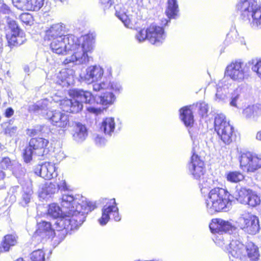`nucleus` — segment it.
<instances>
[{"mask_svg":"<svg viewBox=\"0 0 261 261\" xmlns=\"http://www.w3.org/2000/svg\"><path fill=\"white\" fill-rule=\"evenodd\" d=\"M51 40L50 47L54 53L65 55L69 51H72V55L64 60L65 65L70 63L80 65L87 64L89 61V54L94 49L95 37L92 34H88L77 38L71 35Z\"/></svg>","mask_w":261,"mask_h":261,"instance_id":"1","label":"nucleus"},{"mask_svg":"<svg viewBox=\"0 0 261 261\" xmlns=\"http://www.w3.org/2000/svg\"><path fill=\"white\" fill-rule=\"evenodd\" d=\"M105 89L120 92L122 90V87L120 83L116 81L109 83L103 82L100 83H95L93 85V90L95 91H100Z\"/></svg>","mask_w":261,"mask_h":261,"instance_id":"25","label":"nucleus"},{"mask_svg":"<svg viewBox=\"0 0 261 261\" xmlns=\"http://www.w3.org/2000/svg\"><path fill=\"white\" fill-rule=\"evenodd\" d=\"M29 0H12L13 5L21 10L29 11Z\"/></svg>","mask_w":261,"mask_h":261,"instance_id":"42","label":"nucleus"},{"mask_svg":"<svg viewBox=\"0 0 261 261\" xmlns=\"http://www.w3.org/2000/svg\"><path fill=\"white\" fill-rule=\"evenodd\" d=\"M46 118L53 125L57 127L66 129L70 125L68 115L59 111L47 112Z\"/></svg>","mask_w":261,"mask_h":261,"instance_id":"14","label":"nucleus"},{"mask_svg":"<svg viewBox=\"0 0 261 261\" xmlns=\"http://www.w3.org/2000/svg\"><path fill=\"white\" fill-rule=\"evenodd\" d=\"M256 138L257 140L261 141V130L257 133Z\"/></svg>","mask_w":261,"mask_h":261,"instance_id":"58","label":"nucleus"},{"mask_svg":"<svg viewBox=\"0 0 261 261\" xmlns=\"http://www.w3.org/2000/svg\"><path fill=\"white\" fill-rule=\"evenodd\" d=\"M48 140L43 138H33L30 142L29 145L23 152V159L26 163H29L32 160V156L36 155H43L44 148L47 146Z\"/></svg>","mask_w":261,"mask_h":261,"instance_id":"10","label":"nucleus"},{"mask_svg":"<svg viewBox=\"0 0 261 261\" xmlns=\"http://www.w3.org/2000/svg\"><path fill=\"white\" fill-rule=\"evenodd\" d=\"M229 193L225 189L216 188L209 192L205 201L207 211L210 214L221 211H226L230 204Z\"/></svg>","mask_w":261,"mask_h":261,"instance_id":"4","label":"nucleus"},{"mask_svg":"<svg viewBox=\"0 0 261 261\" xmlns=\"http://www.w3.org/2000/svg\"><path fill=\"white\" fill-rule=\"evenodd\" d=\"M38 228L36 231V233L42 237H46L48 238L53 237L54 231L51 228L50 222L42 221L38 224Z\"/></svg>","mask_w":261,"mask_h":261,"instance_id":"26","label":"nucleus"},{"mask_svg":"<svg viewBox=\"0 0 261 261\" xmlns=\"http://www.w3.org/2000/svg\"><path fill=\"white\" fill-rule=\"evenodd\" d=\"M237 223L240 228L250 234H256L259 229L258 218L251 214L242 215L238 218Z\"/></svg>","mask_w":261,"mask_h":261,"instance_id":"12","label":"nucleus"},{"mask_svg":"<svg viewBox=\"0 0 261 261\" xmlns=\"http://www.w3.org/2000/svg\"><path fill=\"white\" fill-rule=\"evenodd\" d=\"M117 16L119 18L120 20L123 23L124 25L128 28H132V24L130 23V20L128 18V16L124 13L118 14L116 13Z\"/></svg>","mask_w":261,"mask_h":261,"instance_id":"48","label":"nucleus"},{"mask_svg":"<svg viewBox=\"0 0 261 261\" xmlns=\"http://www.w3.org/2000/svg\"><path fill=\"white\" fill-rule=\"evenodd\" d=\"M6 31L8 45L10 48L21 45L26 40L24 33L13 20H8Z\"/></svg>","mask_w":261,"mask_h":261,"instance_id":"9","label":"nucleus"},{"mask_svg":"<svg viewBox=\"0 0 261 261\" xmlns=\"http://www.w3.org/2000/svg\"><path fill=\"white\" fill-rule=\"evenodd\" d=\"M251 190L244 187L237 188L233 194V196L238 201L245 204Z\"/></svg>","mask_w":261,"mask_h":261,"instance_id":"33","label":"nucleus"},{"mask_svg":"<svg viewBox=\"0 0 261 261\" xmlns=\"http://www.w3.org/2000/svg\"><path fill=\"white\" fill-rule=\"evenodd\" d=\"M72 138L77 143L84 141L88 136V130L85 125L76 123L71 133Z\"/></svg>","mask_w":261,"mask_h":261,"instance_id":"21","label":"nucleus"},{"mask_svg":"<svg viewBox=\"0 0 261 261\" xmlns=\"http://www.w3.org/2000/svg\"><path fill=\"white\" fill-rule=\"evenodd\" d=\"M87 111L91 113L95 114L96 115L100 114L101 112L100 108H95L94 107H88L87 108Z\"/></svg>","mask_w":261,"mask_h":261,"instance_id":"55","label":"nucleus"},{"mask_svg":"<svg viewBox=\"0 0 261 261\" xmlns=\"http://www.w3.org/2000/svg\"><path fill=\"white\" fill-rule=\"evenodd\" d=\"M50 103L48 100L46 99H43L34 104L30 105L28 110L30 112L43 115L49 107Z\"/></svg>","mask_w":261,"mask_h":261,"instance_id":"27","label":"nucleus"},{"mask_svg":"<svg viewBox=\"0 0 261 261\" xmlns=\"http://www.w3.org/2000/svg\"><path fill=\"white\" fill-rule=\"evenodd\" d=\"M251 69L253 71L256 73L258 77L261 79V61L252 62Z\"/></svg>","mask_w":261,"mask_h":261,"instance_id":"49","label":"nucleus"},{"mask_svg":"<svg viewBox=\"0 0 261 261\" xmlns=\"http://www.w3.org/2000/svg\"><path fill=\"white\" fill-rule=\"evenodd\" d=\"M14 114V111L11 108H9L6 109L5 112L6 117L9 118L12 116Z\"/></svg>","mask_w":261,"mask_h":261,"instance_id":"57","label":"nucleus"},{"mask_svg":"<svg viewBox=\"0 0 261 261\" xmlns=\"http://www.w3.org/2000/svg\"><path fill=\"white\" fill-rule=\"evenodd\" d=\"M260 202V200L259 197L255 192L251 190L245 204H247L250 206L254 207L258 205Z\"/></svg>","mask_w":261,"mask_h":261,"instance_id":"40","label":"nucleus"},{"mask_svg":"<svg viewBox=\"0 0 261 261\" xmlns=\"http://www.w3.org/2000/svg\"><path fill=\"white\" fill-rule=\"evenodd\" d=\"M94 141L95 143L98 146H102L104 145L106 143V140L105 139V138L101 136H100L99 135H97L95 137Z\"/></svg>","mask_w":261,"mask_h":261,"instance_id":"54","label":"nucleus"},{"mask_svg":"<svg viewBox=\"0 0 261 261\" xmlns=\"http://www.w3.org/2000/svg\"><path fill=\"white\" fill-rule=\"evenodd\" d=\"M14 162L8 157L3 158L0 162V167L3 169H13Z\"/></svg>","mask_w":261,"mask_h":261,"instance_id":"45","label":"nucleus"},{"mask_svg":"<svg viewBox=\"0 0 261 261\" xmlns=\"http://www.w3.org/2000/svg\"><path fill=\"white\" fill-rule=\"evenodd\" d=\"M61 204L65 217L60 218L56 223L66 230L79 228L85 221L87 214L94 209L91 203L83 199L77 200L69 194L63 195Z\"/></svg>","mask_w":261,"mask_h":261,"instance_id":"2","label":"nucleus"},{"mask_svg":"<svg viewBox=\"0 0 261 261\" xmlns=\"http://www.w3.org/2000/svg\"><path fill=\"white\" fill-rule=\"evenodd\" d=\"M234 83L230 81L228 82L227 84H225L222 87L219 86L217 88V93L215 95V100L219 102H226L227 99V92H229V88Z\"/></svg>","mask_w":261,"mask_h":261,"instance_id":"29","label":"nucleus"},{"mask_svg":"<svg viewBox=\"0 0 261 261\" xmlns=\"http://www.w3.org/2000/svg\"><path fill=\"white\" fill-rule=\"evenodd\" d=\"M41 131L40 127L39 128H30L28 129L27 130V134L30 136H34L38 134V133Z\"/></svg>","mask_w":261,"mask_h":261,"instance_id":"53","label":"nucleus"},{"mask_svg":"<svg viewBox=\"0 0 261 261\" xmlns=\"http://www.w3.org/2000/svg\"><path fill=\"white\" fill-rule=\"evenodd\" d=\"M241 91L242 88L240 87H238L231 93V100L230 101V105L231 106L237 107V101L240 96Z\"/></svg>","mask_w":261,"mask_h":261,"instance_id":"44","label":"nucleus"},{"mask_svg":"<svg viewBox=\"0 0 261 261\" xmlns=\"http://www.w3.org/2000/svg\"><path fill=\"white\" fill-rule=\"evenodd\" d=\"M250 64V62L247 64L241 60L233 61L227 66L225 75L234 81L242 82L249 76Z\"/></svg>","mask_w":261,"mask_h":261,"instance_id":"7","label":"nucleus"},{"mask_svg":"<svg viewBox=\"0 0 261 261\" xmlns=\"http://www.w3.org/2000/svg\"><path fill=\"white\" fill-rule=\"evenodd\" d=\"M24 70L25 72L29 73L30 72L29 67L28 66H25L24 67Z\"/></svg>","mask_w":261,"mask_h":261,"instance_id":"60","label":"nucleus"},{"mask_svg":"<svg viewBox=\"0 0 261 261\" xmlns=\"http://www.w3.org/2000/svg\"><path fill=\"white\" fill-rule=\"evenodd\" d=\"M15 261H24V260L22 258H19L17 259V260H16Z\"/></svg>","mask_w":261,"mask_h":261,"instance_id":"62","label":"nucleus"},{"mask_svg":"<svg viewBox=\"0 0 261 261\" xmlns=\"http://www.w3.org/2000/svg\"><path fill=\"white\" fill-rule=\"evenodd\" d=\"M178 6L176 0H168L166 14L169 20L165 19L162 20V24L166 25L170 21V19L175 18L178 13Z\"/></svg>","mask_w":261,"mask_h":261,"instance_id":"23","label":"nucleus"},{"mask_svg":"<svg viewBox=\"0 0 261 261\" xmlns=\"http://www.w3.org/2000/svg\"><path fill=\"white\" fill-rule=\"evenodd\" d=\"M240 168L247 172H254L261 168V156L251 152H241L239 156Z\"/></svg>","mask_w":261,"mask_h":261,"instance_id":"11","label":"nucleus"},{"mask_svg":"<svg viewBox=\"0 0 261 261\" xmlns=\"http://www.w3.org/2000/svg\"><path fill=\"white\" fill-rule=\"evenodd\" d=\"M188 168L193 178L198 181L201 189L210 188L213 180L205 177V169L203 159L193 152L188 164Z\"/></svg>","mask_w":261,"mask_h":261,"instance_id":"5","label":"nucleus"},{"mask_svg":"<svg viewBox=\"0 0 261 261\" xmlns=\"http://www.w3.org/2000/svg\"><path fill=\"white\" fill-rule=\"evenodd\" d=\"M17 128L16 126H8L5 128V133L9 136H12L16 133Z\"/></svg>","mask_w":261,"mask_h":261,"instance_id":"51","label":"nucleus"},{"mask_svg":"<svg viewBox=\"0 0 261 261\" xmlns=\"http://www.w3.org/2000/svg\"><path fill=\"white\" fill-rule=\"evenodd\" d=\"M115 128L114 119L112 117L106 118L103 120L100 126V129L107 135L111 136Z\"/></svg>","mask_w":261,"mask_h":261,"instance_id":"31","label":"nucleus"},{"mask_svg":"<svg viewBox=\"0 0 261 261\" xmlns=\"http://www.w3.org/2000/svg\"><path fill=\"white\" fill-rule=\"evenodd\" d=\"M74 71L72 69H63L57 74L56 83L62 87H67L74 83Z\"/></svg>","mask_w":261,"mask_h":261,"instance_id":"20","label":"nucleus"},{"mask_svg":"<svg viewBox=\"0 0 261 261\" xmlns=\"http://www.w3.org/2000/svg\"><path fill=\"white\" fill-rule=\"evenodd\" d=\"M196 107L198 108L199 115L202 117L207 115L209 108L207 103L204 102H200L196 104Z\"/></svg>","mask_w":261,"mask_h":261,"instance_id":"46","label":"nucleus"},{"mask_svg":"<svg viewBox=\"0 0 261 261\" xmlns=\"http://www.w3.org/2000/svg\"><path fill=\"white\" fill-rule=\"evenodd\" d=\"M31 258L32 261H44V253L41 249L34 251L31 254Z\"/></svg>","mask_w":261,"mask_h":261,"instance_id":"43","label":"nucleus"},{"mask_svg":"<svg viewBox=\"0 0 261 261\" xmlns=\"http://www.w3.org/2000/svg\"><path fill=\"white\" fill-rule=\"evenodd\" d=\"M139 42H142L147 39V29H141L136 36Z\"/></svg>","mask_w":261,"mask_h":261,"instance_id":"50","label":"nucleus"},{"mask_svg":"<svg viewBox=\"0 0 261 261\" xmlns=\"http://www.w3.org/2000/svg\"><path fill=\"white\" fill-rule=\"evenodd\" d=\"M68 29L65 24L59 22L51 25L45 31V37L47 40H51L56 38H63L71 34H67Z\"/></svg>","mask_w":261,"mask_h":261,"instance_id":"16","label":"nucleus"},{"mask_svg":"<svg viewBox=\"0 0 261 261\" xmlns=\"http://www.w3.org/2000/svg\"><path fill=\"white\" fill-rule=\"evenodd\" d=\"M256 4V0H240L237 5L236 8L242 16L249 19V17Z\"/></svg>","mask_w":261,"mask_h":261,"instance_id":"22","label":"nucleus"},{"mask_svg":"<svg viewBox=\"0 0 261 261\" xmlns=\"http://www.w3.org/2000/svg\"><path fill=\"white\" fill-rule=\"evenodd\" d=\"M250 15L252 18V26L261 28V6H255Z\"/></svg>","mask_w":261,"mask_h":261,"instance_id":"36","label":"nucleus"},{"mask_svg":"<svg viewBox=\"0 0 261 261\" xmlns=\"http://www.w3.org/2000/svg\"><path fill=\"white\" fill-rule=\"evenodd\" d=\"M45 0H29V11L39 10L44 5Z\"/></svg>","mask_w":261,"mask_h":261,"instance_id":"41","label":"nucleus"},{"mask_svg":"<svg viewBox=\"0 0 261 261\" xmlns=\"http://www.w3.org/2000/svg\"><path fill=\"white\" fill-rule=\"evenodd\" d=\"M115 100V96L111 92H106L102 95L98 96L96 101L104 106L112 104Z\"/></svg>","mask_w":261,"mask_h":261,"instance_id":"34","label":"nucleus"},{"mask_svg":"<svg viewBox=\"0 0 261 261\" xmlns=\"http://www.w3.org/2000/svg\"><path fill=\"white\" fill-rule=\"evenodd\" d=\"M165 38L166 34L163 27L153 23L148 28V40L151 44L160 45Z\"/></svg>","mask_w":261,"mask_h":261,"instance_id":"15","label":"nucleus"},{"mask_svg":"<svg viewBox=\"0 0 261 261\" xmlns=\"http://www.w3.org/2000/svg\"><path fill=\"white\" fill-rule=\"evenodd\" d=\"M5 173L3 171L0 170V180L3 179L5 177Z\"/></svg>","mask_w":261,"mask_h":261,"instance_id":"59","label":"nucleus"},{"mask_svg":"<svg viewBox=\"0 0 261 261\" xmlns=\"http://www.w3.org/2000/svg\"><path fill=\"white\" fill-rule=\"evenodd\" d=\"M244 175L240 171H231L226 174L227 180L231 182L237 183L244 179Z\"/></svg>","mask_w":261,"mask_h":261,"instance_id":"39","label":"nucleus"},{"mask_svg":"<svg viewBox=\"0 0 261 261\" xmlns=\"http://www.w3.org/2000/svg\"><path fill=\"white\" fill-rule=\"evenodd\" d=\"M56 184L58 187V191L60 190L61 191H65L68 190L65 180H61L59 182L56 183Z\"/></svg>","mask_w":261,"mask_h":261,"instance_id":"52","label":"nucleus"},{"mask_svg":"<svg viewBox=\"0 0 261 261\" xmlns=\"http://www.w3.org/2000/svg\"><path fill=\"white\" fill-rule=\"evenodd\" d=\"M69 94L72 96L71 99H53L55 102H59L60 109L66 112L79 113L83 109V102L91 104L95 101L93 96L89 91L74 89L70 91Z\"/></svg>","mask_w":261,"mask_h":261,"instance_id":"3","label":"nucleus"},{"mask_svg":"<svg viewBox=\"0 0 261 261\" xmlns=\"http://www.w3.org/2000/svg\"><path fill=\"white\" fill-rule=\"evenodd\" d=\"M111 215L115 221H120L121 216L119 215L115 198L109 200L103 206L102 209V216L98 220L99 224L101 225H106L109 221Z\"/></svg>","mask_w":261,"mask_h":261,"instance_id":"13","label":"nucleus"},{"mask_svg":"<svg viewBox=\"0 0 261 261\" xmlns=\"http://www.w3.org/2000/svg\"><path fill=\"white\" fill-rule=\"evenodd\" d=\"M103 74V70L99 66H91L86 69L84 80L88 84H93L92 87L100 80Z\"/></svg>","mask_w":261,"mask_h":261,"instance_id":"17","label":"nucleus"},{"mask_svg":"<svg viewBox=\"0 0 261 261\" xmlns=\"http://www.w3.org/2000/svg\"><path fill=\"white\" fill-rule=\"evenodd\" d=\"M209 227L212 232L218 233L213 240L216 244L221 247L225 244L224 238H227L229 236L226 232H229L234 228L229 222L221 219H213Z\"/></svg>","mask_w":261,"mask_h":261,"instance_id":"6","label":"nucleus"},{"mask_svg":"<svg viewBox=\"0 0 261 261\" xmlns=\"http://www.w3.org/2000/svg\"><path fill=\"white\" fill-rule=\"evenodd\" d=\"M245 246L240 241L232 240L226 250L229 254L236 258L242 259L246 257Z\"/></svg>","mask_w":261,"mask_h":261,"instance_id":"19","label":"nucleus"},{"mask_svg":"<svg viewBox=\"0 0 261 261\" xmlns=\"http://www.w3.org/2000/svg\"><path fill=\"white\" fill-rule=\"evenodd\" d=\"M40 196L45 198L48 195H51L58 191V187L56 182H45L41 186Z\"/></svg>","mask_w":261,"mask_h":261,"instance_id":"28","label":"nucleus"},{"mask_svg":"<svg viewBox=\"0 0 261 261\" xmlns=\"http://www.w3.org/2000/svg\"><path fill=\"white\" fill-rule=\"evenodd\" d=\"M17 243L15 236L12 234H8L4 237L2 243V246L5 251L9 250L11 246H14Z\"/></svg>","mask_w":261,"mask_h":261,"instance_id":"37","label":"nucleus"},{"mask_svg":"<svg viewBox=\"0 0 261 261\" xmlns=\"http://www.w3.org/2000/svg\"><path fill=\"white\" fill-rule=\"evenodd\" d=\"M23 191L21 204L22 206H25L30 202L32 195L33 193L31 184H29L26 188L24 187L23 188Z\"/></svg>","mask_w":261,"mask_h":261,"instance_id":"38","label":"nucleus"},{"mask_svg":"<svg viewBox=\"0 0 261 261\" xmlns=\"http://www.w3.org/2000/svg\"><path fill=\"white\" fill-rule=\"evenodd\" d=\"M35 173L45 179H50L57 176L55 164L50 162L38 165L35 169Z\"/></svg>","mask_w":261,"mask_h":261,"instance_id":"18","label":"nucleus"},{"mask_svg":"<svg viewBox=\"0 0 261 261\" xmlns=\"http://www.w3.org/2000/svg\"><path fill=\"white\" fill-rule=\"evenodd\" d=\"M243 115L246 119L256 121L261 117V105L248 106L244 109Z\"/></svg>","mask_w":261,"mask_h":261,"instance_id":"24","label":"nucleus"},{"mask_svg":"<svg viewBox=\"0 0 261 261\" xmlns=\"http://www.w3.org/2000/svg\"><path fill=\"white\" fill-rule=\"evenodd\" d=\"M19 19L22 22L25 23L27 25L30 24L33 21L32 15L29 13H22L19 16Z\"/></svg>","mask_w":261,"mask_h":261,"instance_id":"47","label":"nucleus"},{"mask_svg":"<svg viewBox=\"0 0 261 261\" xmlns=\"http://www.w3.org/2000/svg\"><path fill=\"white\" fill-rule=\"evenodd\" d=\"M215 130L221 140L226 144L232 141L233 127L223 114H217L215 118Z\"/></svg>","mask_w":261,"mask_h":261,"instance_id":"8","label":"nucleus"},{"mask_svg":"<svg viewBox=\"0 0 261 261\" xmlns=\"http://www.w3.org/2000/svg\"><path fill=\"white\" fill-rule=\"evenodd\" d=\"M245 253L251 261H256L259 257L258 248L252 242H249L245 247Z\"/></svg>","mask_w":261,"mask_h":261,"instance_id":"32","label":"nucleus"},{"mask_svg":"<svg viewBox=\"0 0 261 261\" xmlns=\"http://www.w3.org/2000/svg\"><path fill=\"white\" fill-rule=\"evenodd\" d=\"M48 214L53 218L57 219V222L60 218L65 217L63 208L61 209L59 205L55 203H52L49 205Z\"/></svg>","mask_w":261,"mask_h":261,"instance_id":"35","label":"nucleus"},{"mask_svg":"<svg viewBox=\"0 0 261 261\" xmlns=\"http://www.w3.org/2000/svg\"><path fill=\"white\" fill-rule=\"evenodd\" d=\"M190 107H185L180 110V117L181 120L187 126L193 124L194 122L193 115Z\"/></svg>","mask_w":261,"mask_h":261,"instance_id":"30","label":"nucleus"},{"mask_svg":"<svg viewBox=\"0 0 261 261\" xmlns=\"http://www.w3.org/2000/svg\"><path fill=\"white\" fill-rule=\"evenodd\" d=\"M115 0H100L101 4L106 5V7L109 8L114 4Z\"/></svg>","mask_w":261,"mask_h":261,"instance_id":"56","label":"nucleus"},{"mask_svg":"<svg viewBox=\"0 0 261 261\" xmlns=\"http://www.w3.org/2000/svg\"><path fill=\"white\" fill-rule=\"evenodd\" d=\"M3 39L0 37V49L3 48Z\"/></svg>","mask_w":261,"mask_h":261,"instance_id":"61","label":"nucleus"}]
</instances>
